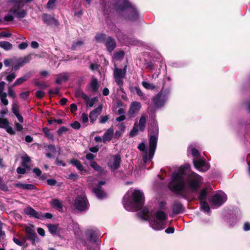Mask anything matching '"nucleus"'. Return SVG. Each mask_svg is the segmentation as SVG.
Instances as JSON below:
<instances>
[{"mask_svg": "<svg viewBox=\"0 0 250 250\" xmlns=\"http://www.w3.org/2000/svg\"><path fill=\"white\" fill-rule=\"evenodd\" d=\"M117 14L124 19L135 21L139 19V13L128 0H117L113 5Z\"/></svg>", "mask_w": 250, "mask_h": 250, "instance_id": "nucleus-1", "label": "nucleus"}, {"mask_svg": "<svg viewBox=\"0 0 250 250\" xmlns=\"http://www.w3.org/2000/svg\"><path fill=\"white\" fill-rule=\"evenodd\" d=\"M187 175L186 171L180 167L178 172H174L172 174L171 180L168 184V188L170 191L180 195L184 199L187 198V196L182 193L185 190L186 186L184 176H187Z\"/></svg>", "mask_w": 250, "mask_h": 250, "instance_id": "nucleus-2", "label": "nucleus"}, {"mask_svg": "<svg viewBox=\"0 0 250 250\" xmlns=\"http://www.w3.org/2000/svg\"><path fill=\"white\" fill-rule=\"evenodd\" d=\"M124 206L125 208L129 206L133 211H137L142 208L145 204V196L142 192L135 189L132 193L131 200L124 198L123 200Z\"/></svg>", "mask_w": 250, "mask_h": 250, "instance_id": "nucleus-3", "label": "nucleus"}, {"mask_svg": "<svg viewBox=\"0 0 250 250\" xmlns=\"http://www.w3.org/2000/svg\"><path fill=\"white\" fill-rule=\"evenodd\" d=\"M148 133L150 134L149 138V157L150 159L154 156L157 144L159 128L157 122L151 123Z\"/></svg>", "mask_w": 250, "mask_h": 250, "instance_id": "nucleus-4", "label": "nucleus"}, {"mask_svg": "<svg viewBox=\"0 0 250 250\" xmlns=\"http://www.w3.org/2000/svg\"><path fill=\"white\" fill-rule=\"evenodd\" d=\"M186 182L188 188L193 192H196L200 188L203 178L194 172H191L187 175Z\"/></svg>", "mask_w": 250, "mask_h": 250, "instance_id": "nucleus-5", "label": "nucleus"}, {"mask_svg": "<svg viewBox=\"0 0 250 250\" xmlns=\"http://www.w3.org/2000/svg\"><path fill=\"white\" fill-rule=\"evenodd\" d=\"M169 93L170 90L169 89H162L156 94L152 99V102L154 104L155 107L159 108L163 106Z\"/></svg>", "mask_w": 250, "mask_h": 250, "instance_id": "nucleus-6", "label": "nucleus"}, {"mask_svg": "<svg viewBox=\"0 0 250 250\" xmlns=\"http://www.w3.org/2000/svg\"><path fill=\"white\" fill-rule=\"evenodd\" d=\"M156 218L159 221L154 220L151 223L152 227L155 230H161L165 228V221L167 219L166 213L162 210H158L155 212Z\"/></svg>", "mask_w": 250, "mask_h": 250, "instance_id": "nucleus-7", "label": "nucleus"}, {"mask_svg": "<svg viewBox=\"0 0 250 250\" xmlns=\"http://www.w3.org/2000/svg\"><path fill=\"white\" fill-rule=\"evenodd\" d=\"M75 208L80 212H83L88 209L89 204L85 196L78 195L74 202Z\"/></svg>", "mask_w": 250, "mask_h": 250, "instance_id": "nucleus-8", "label": "nucleus"}, {"mask_svg": "<svg viewBox=\"0 0 250 250\" xmlns=\"http://www.w3.org/2000/svg\"><path fill=\"white\" fill-rule=\"evenodd\" d=\"M112 158L108 161L107 165L112 171H114L120 168L122 159L119 154L113 155Z\"/></svg>", "mask_w": 250, "mask_h": 250, "instance_id": "nucleus-9", "label": "nucleus"}, {"mask_svg": "<svg viewBox=\"0 0 250 250\" xmlns=\"http://www.w3.org/2000/svg\"><path fill=\"white\" fill-rule=\"evenodd\" d=\"M25 231L26 233L25 236L27 239L31 241L32 245H36V241L39 240V238L35 230L27 226L25 228Z\"/></svg>", "mask_w": 250, "mask_h": 250, "instance_id": "nucleus-10", "label": "nucleus"}, {"mask_svg": "<svg viewBox=\"0 0 250 250\" xmlns=\"http://www.w3.org/2000/svg\"><path fill=\"white\" fill-rule=\"evenodd\" d=\"M42 20L44 23L48 26H58L59 25V22L57 20L46 13L42 14Z\"/></svg>", "mask_w": 250, "mask_h": 250, "instance_id": "nucleus-11", "label": "nucleus"}, {"mask_svg": "<svg viewBox=\"0 0 250 250\" xmlns=\"http://www.w3.org/2000/svg\"><path fill=\"white\" fill-rule=\"evenodd\" d=\"M23 212L30 217H34L38 219H42V213L37 211L30 206H28L24 208Z\"/></svg>", "mask_w": 250, "mask_h": 250, "instance_id": "nucleus-12", "label": "nucleus"}, {"mask_svg": "<svg viewBox=\"0 0 250 250\" xmlns=\"http://www.w3.org/2000/svg\"><path fill=\"white\" fill-rule=\"evenodd\" d=\"M20 4H17L12 7L10 9L9 12L15 15L18 19H21L26 17L27 15V11L24 9H22L21 11H20Z\"/></svg>", "mask_w": 250, "mask_h": 250, "instance_id": "nucleus-13", "label": "nucleus"}, {"mask_svg": "<svg viewBox=\"0 0 250 250\" xmlns=\"http://www.w3.org/2000/svg\"><path fill=\"white\" fill-rule=\"evenodd\" d=\"M193 165L197 169L202 172H205L209 168L208 165L202 159L194 160Z\"/></svg>", "mask_w": 250, "mask_h": 250, "instance_id": "nucleus-14", "label": "nucleus"}, {"mask_svg": "<svg viewBox=\"0 0 250 250\" xmlns=\"http://www.w3.org/2000/svg\"><path fill=\"white\" fill-rule=\"evenodd\" d=\"M141 107V104L140 102H133L129 107L128 111V114L130 117H134L135 115L139 112Z\"/></svg>", "mask_w": 250, "mask_h": 250, "instance_id": "nucleus-15", "label": "nucleus"}, {"mask_svg": "<svg viewBox=\"0 0 250 250\" xmlns=\"http://www.w3.org/2000/svg\"><path fill=\"white\" fill-rule=\"evenodd\" d=\"M105 45L106 47L107 50L111 53L116 47V42L115 39L111 37L108 36L104 42Z\"/></svg>", "mask_w": 250, "mask_h": 250, "instance_id": "nucleus-16", "label": "nucleus"}, {"mask_svg": "<svg viewBox=\"0 0 250 250\" xmlns=\"http://www.w3.org/2000/svg\"><path fill=\"white\" fill-rule=\"evenodd\" d=\"M98 234L96 230L88 229L85 232V236L89 242L95 243L97 241Z\"/></svg>", "mask_w": 250, "mask_h": 250, "instance_id": "nucleus-17", "label": "nucleus"}, {"mask_svg": "<svg viewBox=\"0 0 250 250\" xmlns=\"http://www.w3.org/2000/svg\"><path fill=\"white\" fill-rule=\"evenodd\" d=\"M103 106L102 104L98 106L97 108L90 112L89 115L90 121L91 124H93L96 120L97 118L100 115L102 111Z\"/></svg>", "mask_w": 250, "mask_h": 250, "instance_id": "nucleus-18", "label": "nucleus"}, {"mask_svg": "<svg viewBox=\"0 0 250 250\" xmlns=\"http://www.w3.org/2000/svg\"><path fill=\"white\" fill-rule=\"evenodd\" d=\"M226 200L221 194H216L212 196L210 201L213 205L220 207L225 202Z\"/></svg>", "mask_w": 250, "mask_h": 250, "instance_id": "nucleus-19", "label": "nucleus"}, {"mask_svg": "<svg viewBox=\"0 0 250 250\" xmlns=\"http://www.w3.org/2000/svg\"><path fill=\"white\" fill-rule=\"evenodd\" d=\"M184 209V206L180 202L176 201L172 204V213L175 215L182 213Z\"/></svg>", "mask_w": 250, "mask_h": 250, "instance_id": "nucleus-20", "label": "nucleus"}, {"mask_svg": "<svg viewBox=\"0 0 250 250\" xmlns=\"http://www.w3.org/2000/svg\"><path fill=\"white\" fill-rule=\"evenodd\" d=\"M113 133L114 129L112 127L107 129L103 136V142L105 143L106 142H109L111 141L113 138Z\"/></svg>", "mask_w": 250, "mask_h": 250, "instance_id": "nucleus-21", "label": "nucleus"}, {"mask_svg": "<svg viewBox=\"0 0 250 250\" xmlns=\"http://www.w3.org/2000/svg\"><path fill=\"white\" fill-rule=\"evenodd\" d=\"M127 65H125L123 69L116 68L114 71V77L119 78H124L126 76Z\"/></svg>", "mask_w": 250, "mask_h": 250, "instance_id": "nucleus-22", "label": "nucleus"}, {"mask_svg": "<svg viewBox=\"0 0 250 250\" xmlns=\"http://www.w3.org/2000/svg\"><path fill=\"white\" fill-rule=\"evenodd\" d=\"M44 147L46 148L47 153H46L45 156L48 158H51L53 157L52 153H55L56 152V148L54 145L49 144L44 145Z\"/></svg>", "mask_w": 250, "mask_h": 250, "instance_id": "nucleus-23", "label": "nucleus"}, {"mask_svg": "<svg viewBox=\"0 0 250 250\" xmlns=\"http://www.w3.org/2000/svg\"><path fill=\"white\" fill-rule=\"evenodd\" d=\"M15 186L17 188H20L23 189H28L32 190L36 189V187L33 184H22L21 183H18L15 185Z\"/></svg>", "mask_w": 250, "mask_h": 250, "instance_id": "nucleus-24", "label": "nucleus"}, {"mask_svg": "<svg viewBox=\"0 0 250 250\" xmlns=\"http://www.w3.org/2000/svg\"><path fill=\"white\" fill-rule=\"evenodd\" d=\"M30 77L31 74L30 73L26 74L23 77L17 79L16 81L13 83V86H16L18 85L21 84L23 82L28 80L30 78Z\"/></svg>", "mask_w": 250, "mask_h": 250, "instance_id": "nucleus-25", "label": "nucleus"}, {"mask_svg": "<svg viewBox=\"0 0 250 250\" xmlns=\"http://www.w3.org/2000/svg\"><path fill=\"white\" fill-rule=\"evenodd\" d=\"M93 192L96 194L99 199H103L106 196V193L101 188H95L93 189Z\"/></svg>", "mask_w": 250, "mask_h": 250, "instance_id": "nucleus-26", "label": "nucleus"}, {"mask_svg": "<svg viewBox=\"0 0 250 250\" xmlns=\"http://www.w3.org/2000/svg\"><path fill=\"white\" fill-rule=\"evenodd\" d=\"M103 6V13L104 15H107V19L108 18L109 15L111 13L112 9L109 5H107L105 1L102 2Z\"/></svg>", "mask_w": 250, "mask_h": 250, "instance_id": "nucleus-27", "label": "nucleus"}, {"mask_svg": "<svg viewBox=\"0 0 250 250\" xmlns=\"http://www.w3.org/2000/svg\"><path fill=\"white\" fill-rule=\"evenodd\" d=\"M70 164L74 165L76 168L81 171L84 170L83 167L81 162L76 159H72L70 160Z\"/></svg>", "mask_w": 250, "mask_h": 250, "instance_id": "nucleus-28", "label": "nucleus"}, {"mask_svg": "<svg viewBox=\"0 0 250 250\" xmlns=\"http://www.w3.org/2000/svg\"><path fill=\"white\" fill-rule=\"evenodd\" d=\"M75 95L76 98H82L84 100H88V96H87L82 91L81 88H77L75 93Z\"/></svg>", "mask_w": 250, "mask_h": 250, "instance_id": "nucleus-29", "label": "nucleus"}, {"mask_svg": "<svg viewBox=\"0 0 250 250\" xmlns=\"http://www.w3.org/2000/svg\"><path fill=\"white\" fill-rule=\"evenodd\" d=\"M51 206L55 209L60 210L62 208V202L57 199H52L51 202Z\"/></svg>", "mask_w": 250, "mask_h": 250, "instance_id": "nucleus-30", "label": "nucleus"}, {"mask_svg": "<svg viewBox=\"0 0 250 250\" xmlns=\"http://www.w3.org/2000/svg\"><path fill=\"white\" fill-rule=\"evenodd\" d=\"M208 196V191L206 188H203L200 192L198 196V199L200 202L203 201H206V199Z\"/></svg>", "mask_w": 250, "mask_h": 250, "instance_id": "nucleus-31", "label": "nucleus"}, {"mask_svg": "<svg viewBox=\"0 0 250 250\" xmlns=\"http://www.w3.org/2000/svg\"><path fill=\"white\" fill-rule=\"evenodd\" d=\"M146 125V118L145 115H142L139 122V130L141 131H144Z\"/></svg>", "mask_w": 250, "mask_h": 250, "instance_id": "nucleus-32", "label": "nucleus"}, {"mask_svg": "<svg viewBox=\"0 0 250 250\" xmlns=\"http://www.w3.org/2000/svg\"><path fill=\"white\" fill-rule=\"evenodd\" d=\"M129 90L133 94H137L140 97H143L144 93L138 86H130Z\"/></svg>", "mask_w": 250, "mask_h": 250, "instance_id": "nucleus-33", "label": "nucleus"}, {"mask_svg": "<svg viewBox=\"0 0 250 250\" xmlns=\"http://www.w3.org/2000/svg\"><path fill=\"white\" fill-rule=\"evenodd\" d=\"M0 47L3 48L5 50H9L12 48V44L6 41L0 42Z\"/></svg>", "mask_w": 250, "mask_h": 250, "instance_id": "nucleus-34", "label": "nucleus"}, {"mask_svg": "<svg viewBox=\"0 0 250 250\" xmlns=\"http://www.w3.org/2000/svg\"><path fill=\"white\" fill-rule=\"evenodd\" d=\"M47 228L48 229L49 231L53 235L56 234L58 229V225H53L51 224H49L47 225Z\"/></svg>", "mask_w": 250, "mask_h": 250, "instance_id": "nucleus-35", "label": "nucleus"}, {"mask_svg": "<svg viewBox=\"0 0 250 250\" xmlns=\"http://www.w3.org/2000/svg\"><path fill=\"white\" fill-rule=\"evenodd\" d=\"M90 86L93 92H96L98 91L99 89V85L98 83V80L96 78L92 79L91 82Z\"/></svg>", "mask_w": 250, "mask_h": 250, "instance_id": "nucleus-36", "label": "nucleus"}, {"mask_svg": "<svg viewBox=\"0 0 250 250\" xmlns=\"http://www.w3.org/2000/svg\"><path fill=\"white\" fill-rule=\"evenodd\" d=\"M42 131L44 134L45 137L48 139L54 140V135L50 132V130L46 127L42 128Z\"/></svg>", "mask_w": 250, "mask_h": 250, "instance_id": "nucleus-37", "label": "nucleus"}, {"mask_svg": "<svg viewBox=\"0 0 250 250\" xmlns=\"http://www.w3.org/2000/svg\"><path fill=\"white\" fill-rule=\"evenodd\" d=\"M138 125L136 123H135L132 129L129 132V137L133 138L137 136L138 134Z\"/></svg>", "mask_w": 250, "mask_h": 250, "instance_id": "nucleus-38", "label": "nucleus"}, {"mask_svg": "<svg viewBox=\"0 0 250 250\" xmlns=\"http://www.w3.org/2000/svg\"><path fill=\"white\" fill-rule=\"evenodd\" d=\"M142 84L144 88L148 90H153L156 87L155 85H154L152 83L146 81L142 82Z\"/></svg>", "mask_w": 250, "mask_h": 250, "instance_id": "nucleus-39", "label": "nucleus"}, {"mask_svg": "<svg viewBox=\"0 0 250 250\" xmlns=\"http://www.w3.org/2000/svg\"><path fill=\"white\" fill-rule=\"evenodd\" d=\"M106 35L104 34L99 33L96 34L95 39L98 42H105L106 41Z\"/></svg>", "mask_w": 250, "mask_h": 250, "instance_id": "nucleus-40", "label": "nucleus"}, {"mask_svg": "<svg viewBox=\"0 0 250 250\" xmlns=\"http://www.w3.org/2000/svg\"><path fill=\"white\" fill-rule=\"evenodd\" d=\"M83 44V41H78L75 42H73L71 47V50L73 51L76 50L79 47L82 46Z\"/></svg>", "mask_w": 250, "mask_h": 250, "instance_id": "nucleus-41", "label": "nucleus"}, {"mask_svg": "<svg viewBox=\"0 0 250 250\" xmlns=\"http://www.w3.org/2000/svg\"><path fill=\"white\" fill-rule=\"evenodd\" d=\"M142 218L143 219L145 220H148L150 219L149 217V211L147 208H144L142 209Z\"/></svg>", "mask_w": 250, "mask_h": 250, "instance_id": "nucleus-42", "label": "nucleus"}, {"mask_svg": "<svg viewBox=\"0 0 250 250\" xmlns=\"http://www.w3.org/2000/svg\"><path fill=\"white\" fill-rule=\"evenodd\" d=\"M90 166L96 171L102 172L103 170L102 167L99 166L95 161H92L90 163Z\"/></svg>", "mask_w": 250, "mask_h": 250, "instance_id": "nucleus-43", "label": "nucleus"}, {"mask_svg": "<svg viewBox=\"0 0 250 250\" xmlns=\"http://www.w3.org/2000/svg\"><path fill=\"white\" fill-rule=\"evenodd\" d=\"M201 208L206 212H209L210 211V207L206 201L200 202Z\"/></svg>", "mask_w": 250, "mask_h": 250, "instance_id": "nucleus-44", "label": "nucleus"}, {"mask_svg": "<svg viewBox=\"0 0 250 250\" xmlns=\"http://www.w3.org/2000/svg\"><path fill=\"white\" fill-rule=\"evenodd\" d=\"M88 100H85L86 103V105L88 106L92 107L94 105L95 103L98 101L97 97H93L90 99L89 97L88 96Z\"/></svg>", "mask_w": 250, "mask_h": 250, "instance_id": "nucleus-45", "label": "nucleus"}, {"mask_svg": "<svg viewBox=\"0 0 250 250\" xmlns=\"http://www.w3.org/2000/svg\"><path fill=\"white\" fill-rule=\"evenodd\" d=\"M34 85L41 89H44L48 86L45 83H41L37 79L34 80Z\"/></svg>", "mask_w": 250, "mask_h": 250, "instance_id": "nucleus-46", "label": "nucleus"}, {"mask_svg": "<svg viewBox=\"0 0 250 250\" xmlns=\"http://www.w3.org/2000/svg\"><path fill=\"white\" fill-rule=\"evenodd\" d=\"M31 59V55H28L23 58L19 59L21 63L24 65L25 64L28 63L30 62Z\"/></svg>", "mask_w": 250, "mask_h": 250, "instance_id": "nucleus-47", "label": "nucleus"}, {"mask_svg": "<svg viewBox=\"0 0 250 250\" xmlns=\"http://www.w3.org/2000/svg\"><path fill=\"white\" fill-rule=\"evenodd\" d=\"M9 125V121L6 118H0V128H4Z\"/></svg>", "mask_w": 250, "mask_h": 250, "instance_id": "nucleus-48", "label": "nucleus"}, {"mask_svg": "<svg viewBox=\"0 0 250 250\" xmlns=\"http://www.w3.org/2000/svg\"><path fill=\"white\" fill-rule=\"evenodd\" d=\"M0 189L3 191H7L9 189L7 186L3 183V179L0 177Z\"/></svg>", "mask_w": 250, "mask_h": 250, "instance_id": "nucleus-49", "label": "nucleus"}, {"mask_svg": "<svg viewBox=\"0 0 250 250\" xmlns=\"http://www.w3.org/2000/svg\"><path fill=\"white\" fill-rule=\"evenodd\" d=\"M115 82L120 87L121 90L123 91V89L122 88L124 85L123 79L124 78H119L117 77H114Z\"/></svg>", "mask_w": 250, "mask_h": 250, "instance_id": "nucleus-50", "label": "nucleus"}, {"mask_svg": "<svg viewBox=\"0 0 250 250\" xmlns=\"http://www.w3.org/2000/svg\"><path fill=\"white\" fill-rule=\"evenodd\" d=\"M125 55V52L123 50H120L114 53V56L116 59H123Z\"/></svg>", "mask_w": 250, "mask_h": 250, "instance_id": "nucleus-51", "label": "nucleus"}, {"mask_svg": "<svg viewBox=\"0 0 250 250\" xmlns=\"http://www.w3.org/2000/svg\"><path fill=\"white\" fill-rule=\"evenodd\" d=\"M68 130V128L65 126H62L57 130V133L59 136H61L63 132Z\"/></svg>", "mask_w": 250, "mask_h": 250, "instance_id": "nucleus-52", "label": "nucleus"}, {"mask_svg": "<svg viewBox=\"0 0 250 250\" xmlns=\"http://www.w3.org/2000/svg\"><path fill=\"white\" fill-rule=\"evenodd\" d=\"M22 162H21V165H25L27 164L28 163H30L31 162V159L30 157L28 156L27 155H26L25 156L21 157Z\"/></svg>", "mask_w": 250, "mask_h": 250, "instance_id": "nucleus-53", "label": "nucleus"}, {"mask_svg": "<svg viewBox=\"0 0 250 250\" xmlns=\"http://www.w3.org/2000/svg\"><path fill=\"white\" fill-rule=\"evenodd\" d=\"M16 77V75L15 73H11L8 75L6 77V80L8 81L9 82H11L15 79Z\"/></svg>", "mask_w": 250, "mask_h": 250, "instance_id": "nucleus-54", "label": "nucleus"}, {"mask_svg": "<svg viewBox=\"0 0 250 250\" xmlns=\"http://www.w3.org/2000/svg\"><path fill=\"white\" fill-rule=\"evenodd\" d=\"M67 178L69 179L75 181L78 179L79 175L77 173H71L68 175Z\"/></svg>", "mask_w": 250, "mask_h": 250, "instance_id": "nucleus-55", "label": "nucleus"}, {"mask_svg": "<svg viewBox=\"0 0 250 250\" xmlns=\"http://www.w3.org/2000/svg\"><path fill=\"white\" fill-rule=\"evenodd\" d=\"M4 129H5L7 133L11 135H15V131L13 130L12 127L9 125L7 126H5Z\"/></svg>", "mask_w": 250, "mask_h": 250, "instance_id": "nucleus-56", "label": "nucleus"}, {"mask_svg": "<svg viewBox=\"0 0 250 250\" xmlns=\"http://www.w3.org/2000/svg\"><path fill=\"white\" fill-rule=\"evenodd\" d=\"M70 126L75 129H79L81 127V124L78 121H75L70 124Z\"/></svg>", "mask_w": 250, "mask_h": 250, "instance_id": "nucleus-57", "label": "nucleus"}, {"mask_svg": "<svg viewBox=\"0 0 250 250\" xmlns=\"http://www.w3.org/2000/svg\"><path fill=\"white\" fill-rule=\"evenodd\" d=\"M29 96V91H25L21 92L20 97L21 98L23 99V100H26Z\"/></svg>", "mask_w": 250, "mask_h": 250, "instance_id": "nucleus-58", "label": "nucleus"}, {"mask_svg": "<svg viewBox=\"0 0 250 250\" xmlns=\"http://www.w3.org/2000/svg\"><path fill=\"white\" fill-rule=\"evenodd\" d=\"M109 119L108 115H105L104 116H101L99 122L101 124L105 123Z\"/></svg>", "mask_w": 250, "mask_h": 250, "instance_id": "nucleus-59", "label": "nucleus"}, {"mask_svg": "<svg viewBox=\"0 0 250 250\" xmlns=\"http://www.w3.org/2000/svg\"><path fill=\"white\" fill-rule=\"evenodd\" d=\"M191 154L194 157H200V152L195 148H192L191 150Z\"/></svg>", "mask_w": 250, "mask_h": 250, "instance_id": "nucleus-60", "label": "nucleus"}, {"mask_svg": "<svg viewBox=\"0 0 250 250\" xmlns=\"http://www.w3.org/2000/svg\"><path fill=\"white\" fill-rule=\"evenodd\" d=\"M12 111L15 116H17L18 114H19V111L17 104H14L13 105L12 107Z\"/></svg>", "mask_w": 250, "mask_h": 250, "instance_id": "nucleus-61", "label": "nucleus"}, {"mask_svg": "<svg viewBox=\"0 0 250 250\" xmlns=\"http://www.w3.org/2000/svg\"><path fill=\"white\" fill-rule=\"evenodd\" d=\"M46 183L49 186H54L57 184V182L54 179H49L47 180Z\"/></svg>", "mask_w": 250, "mask_h": 250, "instance_id": "nucleus-62", "label": "nucleus"}, {"mask_svg": "<svg viewBox=\"0 0 250 250\" xmlns=\"http://www.w3.org/2000/svg\"><path fill=\"white\" fill-rule=\"evenodd\" d=\"M16 171L18 174H24L26 173V169L24 167H20L17 168Z\"/></svg>", "mask_w": 250, "mask_h": 250, "instance_id": "nucleus-63", "label": "nucleus"}, {"mask_svg": "<svg viewBox=\"0 0 250 250\" xmlns=\"http://www.w3.org/2000/svg\"><path fill=\"white\" fill-rule=\"evenodd\" d=\"M44 93L42 90H38L36 93V97L38 99H42L44 97Z\"/></svg>", "mask_w": 250, "mask_h": 250, "instance_id": "nucleus-64", "label": "nucleus"}]
</instances>
